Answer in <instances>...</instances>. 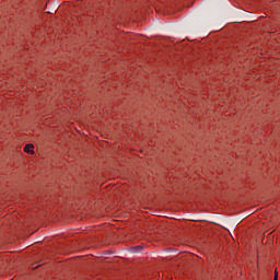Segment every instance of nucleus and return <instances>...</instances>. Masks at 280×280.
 Segmentation results:
<instances>
[{
	"mask_svg": "<svg viewBox=\"0 0 280 280\" xmlns=\"http://www.w3.org/2000/svg\"><path fill=\"white\" fill-rule=\"evenodd\" d=\"M24 152H26L27 154H34V144H26L24 147Z\"/></svg>",
	"mask_w": 280,
	"mask_h": 280,
	"instance_id": "obj_1",
	"label": "nucleus"
},
{
	"mask_svg": "<svg viewBox=\"0 0 280 280\" xmlns=\"http://www.w3.org/2000/svg\"><path fill=\"white\" fill-rule=\"evenodd\" d=\"M132 253H141V250H143V247L142 246H136V247H132Z\"/></svg>",
	"mask_w": 280,
	"mask_h": 280,
	"instance_id": "obj_2",
	"label": "nucleus"
},
{
	"mask_svg": "<svg viewBox=\"0 0 280 280\" xmlns=\"http://www.w3.org/2000/svg\"><path fill=\"white\" fill-rule=\"evenodd\" d=\"M279 279V271H275V279L273 280H278Z\"/></svg>",
	"mask_w": 280,
	"mask_h": 280,
	"instance_id": "obj_3",
	"label": "nucleus"
}]
</instances>
